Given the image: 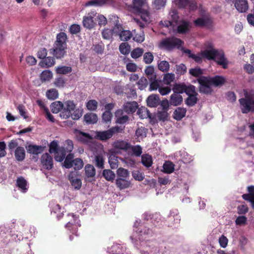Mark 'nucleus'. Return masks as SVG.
<instances>
[{"instance_id":"nucleus-49","label":"nucleus","mask_w":254,"mask_h":254,"mask_svg":"<svg viewBox=\"0 0 254 254\" xmlns=\"http://www.w3.org/2000/svg\"><path fill=\"white\" fill-rule=\"evenodd\" d=\"M158 68L162 72H167L169 70L170 64L168 62L162 61L158 64Z\"/></svg>"},{"instance_id":"nucleus-33","label":"nucleus","mask_w":254,"mask_h":254,"mask_svg":"<svg viewBox=\"0 0 254 254\" xmlns=\"http://www.w3.org/2000/svg\"><path fill=\"white\" fill-rule=\"evenodd\" d=\"M145 3V0H133L132 4L134 9L137 12L144 9L143 6Z\"/></svg>"},{"instance_id":"nucleus-6","label":"nucleus","mask_w":254,"mask_h":254,"mask_svg":"<svg viewBox=\"0 0 254 254\" xmlns=\"http://www.w3.org/2000/svg\"><path fill=\"white\" fill-rule=\"evenodd\" d=\"M109 22L112 25H114L111 30L113 34L119 36L123 30L122 25L119 22V18L117 15H113L110 17Z\"/></svg>"},{"instance_id":"nucleus-47","label":"nucleus","mask_w":254,"mask_h":254,"mask_svg":"<svg viewBox=\"0 0 254 254\" xmlns=\"http://www.w3.org/2000/svg\"><path fill=\"white\" fill-rule=\"evenodd\" d=\"M196 96L197 95H195V94L188 96L185 100L186 104L189 107H192L194 106L198 101V99Z\"/></svg>"},{"instance_id":"nucleus-1","label":"nucleus","mask_w":254,"mask_h":254,"mask_svg":"<svg viewBox=\"0 0 254 254\" xmlns=\"http://www.w3.org/2000/svg\"><path fill=\"white\" fill-rule=\"evenodd\" d=\"M244 97L239 100L241 109L243 114L254 112V92L244 90Z\"/></svg>"},{"instance_id":"nucleus-2","label":"nucleus","mask_w":254,"mask_h":254,"mask_svg":"<svg viewBox=\"0 0 254 254\" xmlns=\"http://www.w3.org/2000/svg\"><path fill=\"white\" fill-rule=\"evenodd\" d=\"M184 44L181 39L172 36L163 39L159 43V47L167 51H172L175 49H179Z\"/></svg>"},{"instance_id":"nucleus-11","label":"nucleus","mask_w":254,"mask_h":254,"mask_svg":"<svg viewBox=\"0 0 254 254\" xmlns=\"http://www.w3.org/2000/svg\"><path fill=\"white\" fill-rule=\"evenodd\" d=\"M124 111L123 109H118L115 113V115L116 118V123L119 124H124L129 121V117L127 115H124Z\"/></svg>"},{"instance_id":"nucleus-42","label":"nucleus","mask_w":254,"mask_h":254,"mask_svg":"<svg viewBox=\"0 0 254 254\" xmlns=\"http://www.w3.org/2000/svg\"><path fill=\"white\" fill-rule=\"evenodd\" d=\"M53 77V73L49 70H44L40 75L41 80L43 82H46L50 80Z\"/></svg>"},{"instance_id":"nucleus-23","label":"nucleus","mask_w":254,"mask_h":254,"mask_svg":"<svg viewBox=\"0 0 254 254\" xmlns=\"http://www.w3.org/2000/svg\"><path fill=\"white\" fill-rule=\"evenodd\" d=\"M84 121L88 125L95 124L98 121V117L96 114L88 113L84 115Z\"/></svg>"},{"instance_id":"nucleus-30","label":"nucleus","mask_w":254,"mask_h":254,"mask_svg":"<svg viewBox=\"0 0 254 254\" xmlns=\"http://www.w3.org/2000/svg\"><path fill=\"white\" fill-rule=\"evenodd\" d=\"M141 163L145 167L149 168L152 165V158L150 155L148 154H143L141 156Z\"/></svg>"},{"instance_id":"nucleus-26","label":"nucleus","mask_w":254,"mask_h":254,"mask_svg":"<svg viewBox=\"0 0 254 254\" xmlns=\"http://www.w3.org/2000/svg\"><path fill=\"white\" fill-rule=\"evenodd\" d=\"M186 112L185 108L178 107L174 112L173 118L177 121H180L186 116Z\"/></svg>"},{"instance_id":"nucleus-4","label":"nucleus","mask_w":254,"mask_h":254,"mask_svg":"<svg viewBox=\"0 0 254 254\" xmlns=\"http://www.w3.org/2000/svg\"><path fill=\"white\" fill-rule=\"evenodd\" d=\"M197 81L200 84L199 92L204 94H210L212 92L211 84L208 81V78L206 76H202L197 78Z\"/></svg>"},{"instance_id":"nucleus-16","label":"nucleus","mask_w":254,"mask_h":254,"mask_svg":"<svg viewBox=\"0 0 254 254\" xmlns=\"http://www.w3.org/2000/svg\"><path fill=\"white\" fill-rule=\"evenodd\" d=\"M130 184V182L127 179L117 178L116 180V185L120 190L129 188Z\"/></svg>"},{"instance_id":"nucleus-51","label":"nucleus","mask_w":254,"mask_h":254,"mask_svg":"<svg viewBox=\"0 0 254 254\" xmlns=\"http://www.w3.org/2000/svg\"><path fill=\"white\" fill-rule=\"evenodd\" d=\"M154 60V56L152 53L150 52H147L143 55V62L147 64H150Z\"/></svg>"},{"instance_id":"nucleus-34","label":"nucleus","mask_w":254,"mask_h":254,"mask_svg":"<svg viewBox=\"0 0 254 254\" xmlns=\"http://www.w3.org/2000/svg\"><path fill=\"white\" fill-rule=\"evenodd\" d=\"M118 158V157L114 154H111L109 156L108 159L110 167L112 169H115L118 168L119 164Z\"/></svg>"},{"instance_id":"nucleus-9","label":"nucleus","mask_w":254,"mask_h":254,"mask_svg":"<svg viewBox=\"0 0 254 254\" xmlns=\"http://www.w3.org/2000/svg\"><path fill=\"white\" fill-rule=\"evenodd\" d=\"M97 13L95 11H91L88 13V16H84L83 18V25L88 29L93 28L95 25L93 20V17L96 16Z\"/></svg>"},{"instance_id":"nucleus-20","label":"nucleus","mask_w":254,"mask_h":254,"mask_svg":"<svg viewBox=\"0 0 254 254\" xmlns=\"http://www.w3.org/2000/svg\"><path fill=\"white\" fill-rule=\"evenodd\" d=\"M208 81L211 85L217 87L222 85L225 82V79L222 76L216 75L208 78Z\"/></svg>"},{"instance_id":"nucleus-3","label":"nucleus","mask_w":254,"mask_h":254,"mask_svg":"<svg viewBox=\"0 0 254 254\" xmlns=\"http://www.w3.org/2000/svg\"><path fill=\"white\" fill-rule=\"evenodd\" d=\"M71 216L72 219L68 222L65 227L72 234H74L75 236H78V234H77L78 227H80L81 226L79 223L80 221L75 215L72 214L71 215Z\"/></svg>"},{"instance_id":"nucleus-22","label":"nucleus","mask_w":254,"mask_h":254,"mask_svg":"<svg viewBox=\"0 0 254 254\" xmlns=\"http://www.w3.org/2000/svg\"><path fill=\"white\" fill-rule=\"evenodd\" d=\"M67 36L64 32H61L57 35V40L55 43L56 45H60L62 47H67Z\"/></svg>"},{"instance_id":"nucleus-12","label":"nucleus","mask_w":254,"mask_h":254,"mask_svg":"<svg viewBox=\"0 0 254 254\" xmlns=\"http://www.w3.org/2000/svg\"><path fill=\"white\" fill-rule=\"evenodd\" d=\"M218 51V50L215 49L211 48L209 50L201 51L200 54L203 58H205L208 60H214L216 59Z\"/></svg>"},{"instance_id":"nucleus-36","label":"nucleus","mask_w":254,"mask_h":254,"mask_svg":"<svg viewBox=\"0 0 254 254\" xmlns=\"http://www.w3.org/2000/svg\"><path fill=\"white\" fill-rule=\"evenodd\" d=\"M186 85L184 83L177 84L176 83L173 87V91L174 93L180 94L185 92L186 89Z\"/></svg>"},{"instance_id":"nucleus-7","label":"nucleus","mask_w":254,"mask_h":254,"mask_svg":"<svg viewBox=\"0 0 254 254\" xmlns=\"http://www.w3.org/2000/svg\"><path fill=\"white\" fill-rule=\"evenodd\" d=\"M74 133L76 139L83 143H87L93 139V137L89 133L80 130L75 129Z\"/></svg>"},{"instance_id":"nucleus-27","label":"nucleus","mask_w":254,"mask_h":254,"mask_svg":"<svg viewBox=\"0 0 254 254\" xmlns=\"http://www.w3.org/2000/svg\"><path fill=\"white\" fill-rule=\"evenodd\" d=\"M15 159L18 161H22L25 158V151L24 147L18 146L14 152Z\"/></svg>"},{"instance_id":"nucleus-44","label":"nucleus","mask_w":254,"mask_h":254,"mask_svg":"<svg viewBox=\"0 0 254 254\" xmlns=\"http://www.w3.org/2000/svg\"><path fill=\"white\" fill-rule=\"evenodd\" d=\"M163 169L165 173L170 174L174 171V164L171 161H166L163 164Z\"/></svg>"},{"instance_id":"nucleus-50","label":"nucleus","mask_w":254,"mask_h":254,"mask_svg":"<svg viewBox=\"0 0 254 254\" xmlns=\"http://www.w3.org/2000/svg\"><path fill=\"white\" fill-rule=\"evenodd\" d=\"M47 97L50 100H55L58 97V92L56 89L48 90L46 92Z\"/></svg>"},{"instance_id":"nucleus-39","label":"nucleus","mask_w":254,"mask_h":254,"mask_svg":"<svg viewBox=\"0 0 254 254\" xmlns=\"http://www.w3.org/2000/svg\"><path fill=\"white\" fill-rule=\"evenodd\" d=\"M247 190L249 193L243 194L242 197L245 200H251L252 197H254V186H248Z\"/></svg>"},{"instance_id":"nucleus-32","label":"nucleus","mask_w":254,"mask_h":254,"mask_svg":"<svg viewBox=\"0 0 254 254\" xmlns=\"http://www.w3.org/2000/svg\"><path fill=\"white\" fill-rule=\"evenodd\" d=\"M85 174L87 178L94 177L96 174V171L94 166L90 164H87L84 168Z\"/></svg>"},{"instance_id":"nucleus-60","label":"nucleus","mask_w":254,"mask_h":254,"mask_svg":"<svg viewBox=\"0 0 254 254\" xmlns=\"http://www.w3.org/2000/svg\"><path fill=\"white\" fill-rule=\"evenodd\" d=\"M175 75L172 73H168L164 75L163 81L167 85L170 84L174 79Z\"/></svg>"},{"instance_id":"nucleus-41","label":"nucleus","mask_w":254,"mask_h":254,"mask_svg":"<svg viewBox=\"0 0 254 254\" xmlns=\"http://www.w3.org/2000/svg\"><path fill=\"white\" fill-rule=\"evenodd\" d=\"M68 153H69L67 155V156L65 157V160L64 163V166L67 169H69L72 167V161L74 160L73 154L70 152Z\"/></svg>"},{"instance_id":"nucleus-64","label":"nucleus","mask_w":254,"mask_h":254,"mask_svg":"<svg viewBox=\"0 0 254 254\" xmlns=\"http://www.w3.org/2000/svg\"><path fill=\"white\" fill-rule=\"evenodd\" d=\"M176 73L180 75H184L187 72V67L185 64H181L176 65Z\"/></svg>"},{"instance_id":"nucleus-63","label":"nucleus","mask_w":254,"mask_h":254,"mask_svg":"<svg viewBox=\"0 0 254 254\" xmlns=\"http://www.w3.org/2000/svg\"><path fill=\"white\" fill-rule=\"evenodd\" d=\"M166 0H154L153 5L157 9L164 8L166 5Z\"/></svg>"},{"instance_id":"nucleus-14","label":"nucleus","mask_w":254,"mask_h":254,"mask_svg":"<svg viewBox=\"0 0 254 254\" xmlns=\"http://www.w3.org/2000/svg\"><path fill=\"white\" fill-rule=\"evenodd\" d=\"M147 106L150 107H156L160 105V99L158 95L152 94L146 100Z\"/></svg>"},{"instance_id":"nucleus-8","label":"nucleus","mask_w":254,"mask_h":254,"mask_svg":"<svg viewBox=\"0 0 254 254\" xmlns=\"http://www.w3.org/2000/svg\"><path fill=\"white\" fill-rule=\"evenodd\" d=\"M67 47H62L60 45L54 44V48L50 50V52L57 59H61L66 54Z\"/></svg>"},{"instance_id":"nucleus-45","label":"nucleus","mask_w":254,"mask_h":254,"mask_svg":"<svg viewBox=\"0 0 254 254\" xmlns=\"http://www.w3.org/2000/svg\"><path fill=\"white\" fill-rule=\"evenodd\" d=\"M189 73L192 76L197 77L198 78L202 77L203 74V70L199 67L191 68L189 70Z\"/></svg>"},{"instance_id":"nucleus-17","label":"nucleus","mask_w":254,"mask_h":254,"mask_svg":"<svg viewBox=\"0 0 254 254\" xmlns=\"http://www.w3.org/2000/svg\"><path fill=\"white\" fill-rule=\"evenodd\" d=\"M235 6L240 12H245L248 9V3L247 0H237L235 2Z\"/></svg>"},{"instance_id":"nucleus-35","label":"nucleus","mask_w":254,"mask_h":254,"mask_svg":"<svg viewBox=\"0 0 254 254\" xmlns=\"http://www.w3.org/2000/svg\"><path fill=\"white\" fill-rule=\"evenodd\" d=\"M117 178H121L123 179H128L129 177V171L123 168L120 167L117 170Z\"/></svg>"},{"instance_id":"nucleus-53","label":"nucleus","mask_w":254,"mask_h":254,"mask_svg":"<svg viewBox=\"0 0 254 254\" xmlns=\"http://www.w3.org/2000/svg\"><path fill=\"white\" fill-rule=\"evenodd\" d=\"M72 167H73L75 170H80L83 166V162L81 159L76 158L72 161Z\"/></svg>"},{"instance_id":"nucleus-15","label":"nucleus","mask_w":254,"mask_h":254,"mask_svg":"<svg viewBox=\"0 0 254 254\" xmlns=\"http://www.w3.org/2000/svg\"><path fill=\"white\" fill-rule=\"evenodd\" d=\"M113 136L112 132L110 129L105 131H97L96 137L101 141H106Z\"/></svg>"},{"instance_id":"nucleus-38","label":"nucleus","mask_w":254,"mask_h":254,"mask_svg":"<svg viewBox=\"0 0 254 254\" xmlns=\"http://www.w3.org/2000/svg\"><path fill=\"white\" fill-rule=\"evenodd\" d=\"M107 2V0H90L85 3V6H101Z\"/></svg>"},{"instance_id":"nucleus-48","label":"nucleus","mask_w":254,"mask_h":254,"mask_svg":"<svg viewBox=\"0 0 254 254\" xmlns=\"http://www.w3.org/2000/svg\"><path fill=\"white\" fill-rule=\"evenodd\" d=\"M72 71V68L70 66H59L56 69V72L58 74H66L70 73Z\"/></svg>"},{"instance_id":"nucleus-43","label":"nucleus","mask_w":254,"mask_h":254,"mask_svg":"<svg viewBox=\"0 0 254 254\" xmlns=\"http://www.w3.org/2000/svg\"><path fill=\"white\" fill-rule=\"evenodd\" d=\"M16 184L17 186L21 189L23 192H25L27 190L26 188L27 182L23 177H20L17 179Z\"/></svg>"},{"instance_id":"nucleus-58","label":"nucleus","mask_w":254,"mask_h":254,"mask_svg":"<svg viewBox=\"0 0 254 254\" xmlns=\"http://www.w3.org/2000/svg\"><path fill=\"white\" fill-rule=\"evenodd\" d=\"M138 88L140 90L144 89L148 85V81L146 77L142 76L137 82Z\"/></svg>"},{"instance_id":"nucleus-37","label":"nucleus","mask_w":254,"mask_h":254,"mask_svg":"<svg viewBox=\"0 0 254 254\" xmlns=\"http://www.w3.org/2000/svg\"><path fill=\"white\" fill-rule=\"evenodd\" d=\"M64 107V105L61 101H56L53 102L51 106V111L53 113H58Z\"/></svg>"},{"instance_id":"nucleus-62","label":"nucleus","mask_w":254,"mask_h":254,"mask_svg":"<svg viewBox=\"0 0 254 254\" xmlns=\"http://www.w3.org/2000/svg\"><path fill=\"white\" fill-rule=\"evenodd\" d=\"M146 130L144 127H141L136 129L135 131V135L137 137H146Z\"/></svg>"},{"instance_id":"nucleus-46","label":"nucleus","mask_w":254,"mask_h":254,"mask_svg":"<svg viewBox=\"0 0 254 254\" xmlns=\"http://www.w3.org/2000/svg\"><path fill=\"white\" fill-rule=\"evenodd\" d=\"M144 53V50L141 48H136L134 49L130 53V55L133 59H137L141 57Z\"/></svg>"},{"instance_id":"nucleus-21","label":"nucleus","mask_w":254,"mask_h":254,"mask_svg":"<svg viewBox=\"0 0 254 254\" xmlns=\"http://www.w3.org/2000/svg\"><path fill=\"white\" fill-rule=\"evenodd\" d=\"M183 97L180 94L173 93L170 96V104L174 106H177L182 104Z\"/></svg>"},{"instance_id":"nucleus-10","label":"nucleus","mask_w":254,"mask_h":254,"mask_svg":"<svg viewBox=\"0 0 254 254\" xmlns=\"http://www.w3.org/2000/svg\"><path fill=\"white\" fill-rule=\"evenodd\" d=\"M216 59L214 60L217 64L221 65L224 69L228 68V62L225 57L223 51H219L218 54H216Z\"/></svg>"},{"instance_id":"nucleus-31","label":"nucleus","mask_w":254,"mask_h":254,"mask_svg":"<svg viewBox=\"0 0 254 254\" xmlns=\"http://www.w3.org/2000/svg\"><path fill=\"white\" fill-rule=\"evenodd\" d=\"M103 177L108 181L113 182L115 179V174L110 169H105L103 171Z\"/></svg>"},{"instance_id":"nucleus-55","label":"nucleus","mask_w":254,"mask_h":254,"mask_svg":"<svg viewBox=\"0 0 254 254\" xmlns=\"http://www.w3.org/2000/svg\"><path fill=\"white\" fill-rule=\"evenodd\" d=\"M97 107L98 102L95 100H90L86 103V107L90 111H95Z\"/></svg>"},{"instance_id":"nucleus-40","label":"nucleus","mask_w":254,"mask_h":254,"mask_svg":"<svg viewBox=\"0 0 254 254\" xmlns=\"http://www.w3.org/2000/svg\"><path fill=\"white\" fill-rule=\"evenodd\" d=\"M119 36L121 40L127 41L132 37V33L129 30H123Z\"/></svg>"},{"instance_id":"nucleus-29","label":"nucleus","mask_w":254,"mask_h":254,"mask_svg":"<svg viewBox=\"0 0 254 254\" xmlns=\"http://www.w3.org/2000/svg\"><path fill=\"white\" fill-rule=\"evenodd\" d=\"M43 151V147L42 146L36 145H29L27 147V151L29 153L38 155Z\"/></svg>"},{"instance_id":"nucleus-5","label":"nucleus","mask_w":254,"mask_h":254,"mask_svg":"<svg viewBox=\"0 0 254 254\" xmlns=\"http://www.w3.org/2000/svg\"><path fill=\"white\" fill-rule=\"evenodd\" d=\"M42 167L45 170H50L53 169L54 162L53 157L48 153L43 154L40 158Z\"/></svg>"},{"instance_id":"nucleus-57","label":"nucleus","mask_w":254,"mask_h":254,"mask_svg":"<svg viewBox=\"0 0 254 254\" xmlns=\"http://www.w3.org/2000/svg\"><path fill=\"white\" fill-rule=\"evenodd\" d=\"M120 52L123 55H127L129 53V46L127 43H122L119 46Z\"/></svg>"},{"instance_id":"nucleus-61","label":"nucleus","mask_w":254,"mask_h":254,"mask_svg":"<svg viewBox=\"0 0 254 254\" xmlns=\"http://www.w3.org/2000/svg\"><path fill=\"white\" fill-rule=\"evenodd\" d=\"M60 146L56 140L52 141L49 145V152L50 153H54L59 149Z\"/></svg>"},{"instance_id":"nucleus-25","label":"nucleus","mask_w":254,"mask_h":254,"mask_svg":"<svg viewBox=\"0 0 254 254\" xmlns=\"http://www.w3.org/2000/svg\"><path fill=\"white\" fill-rule=\"evenodd\" d=\"M113 145L116 149L127 150L130 148V144L124 140H117L115 141Z\"/></svg>"},{"instance_id":"nucleus-24","label":"nucleus","mask_w":254,"mask_h":254,"mask_svg":"<svg viewBox=\"0 0 254 254\" xmlns=\"http://www.w3.org/2000/svg\"><path fill=\"white\" fill-rule=\"evenodd\" d=\"M68 153L64 147H60L59 149L54 153L55 159L58 162H62L65 158L66 154Z\"/></svg>"},{"instance_id":"nucleus-28","label":"nucleus","mask_w":254,"mask_h":254,"mask_svg":"<svg viewBox=\"0 0 254 254\" xmlns=\"http://www.w3.org/2000/svg\"><path fill=\"white\" fill-rule=\"evenodd\" d=\"M55 64L53 57H48L44 58L40 62L39 65L43 67H49L53 66Z\"/></svg>"},{"instance_id":"nucleus-13","label":"nucleus","mask_w":254,"mask_h":254,"mask_svg":"<svg viewBox=\"0 0 254 254\" xmlns=\"http://www.w3.org/2000/svg\"><path fill=\"white\" fill-rule=\"evenodd\" d=\"M138 108V104L136 101L127 102L123 105V110L127 114L133 113Z\"/></svg>"},{"instance_id":"nucleus-59","label":"nucleus","mask_w":254,"mask_h":254,"mask_svg":"<svg viewBox=\"0 0 254 254\" xmlns=\"http://www.w3.org/2000/svg\"><path fill=\"white\" fill-rule=\"evenodd\" d=\"M185 92L187 95L189 96L193 95H197L198 94L195 91V87L192 85H190L189 86H186V89L185 90Z\"/></svg>"},{"instance_id":"nucleus-19","label":"nucleus","mask_w":254,"mask_h":254,"mask_svg":"<svg viewBox=\"0 0 254 254\" xmlns=\"http://www.w3.org/2000/svg\"><path fill=\"white\" fill-rule=\"evenodd\" d=\"M194 24L195 26L200 27H211L212 25V20L210 18H198L194 21Z\"/></svg>"},{"instance_id":"nucleus-56","label":"nucleus","mask_w":254,"mask_h":254,"mask_svg":"<svg viewBox=\"0 0 254 254\" xmlns=\"http://www.w3.org/2000/svg\"><path fill=\"white\" fill-rule=\"evenodd\" d=\"M130 148H131L132 154L134 156H135L136 157H139L141 155V154L142 153V148L140 145H136L132 146H130Z\"/></svg>"},{"instance_id":"nucleus-54","label":"nucleus","mask_w":254,"mask_h":254,"mask_svg":"<svg viewBox=\"0 0 254 254\" xmlns=\"http://www.w3.org/2000/svg\"><path fill=\"white\" fill-rule=\"evenodd\" d=\"M104 160L101 155H96L95 157V164L98 168L102 169L104 168Z\"/></svg>"},{"instance_id":"nucleus-18","label":"nucleus","mask_w":254,"mask_h":254,"mask_svg":"<svg viewBox=\"0 0 254 254\" xmlns=\"http://www.w3.org/2000/svg\"><path fill=\"white\" fill-rule=\"evenodd\" d=\"M190 27L191 26L189 21L183 20L178 26L177 31L179 34H186L190 31Z\"/></svg>"},{"instance_id":"nucleus-52","label":"nucleus","mask_w":254,"mask_h":254,"mask_svg":"<svg viewBox=\"0 0 254 254\" xmlns=\"http://www.w3.org/2000/svg\"><path fill=\"white\" fill-rule=\"evenodd\" d=\"M169 17L171 18V21L176 25L179 17L177 10L175 9L171 10L169 14Z\"/></svg>"}]
</instances>
